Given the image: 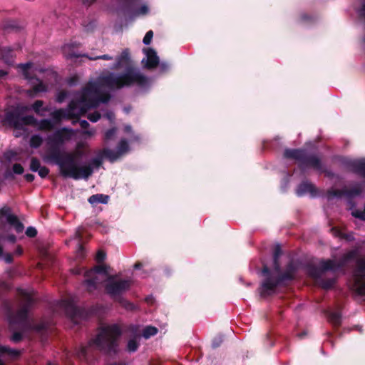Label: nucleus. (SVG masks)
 <instances>
[{
    "mask_svg": "<svg viewBox=\"0 0 365 365\" xmlns=\"http://www.w3.org/2000/svg\"><path fill=\"white\" fill-rule=\"evenodd\" d=\"M86 279L84 283L89 292L96 289L98 286L106 282V292L113 297H118L128 290L130 282L126 279H116L113 276H109L107 267L98 265L86 272Z\"/></svg>",
    "mask_w": 365,
    "mask_h": 365,
    "instance_id": "20e7f679",
    "label": "nucleus"
},
{
    "mask_svg": "<svg viewBox=\"0 0 365 365\" xmlns=\"http://www.w3.org/2000/svg\"><path fill=\"white\" fill-rule=\"evenodd\" d=\"M105 258H106V254L103 251L99 250L97 252L96 256V260L98 262H101L105 259Z\"/></svg>",
    "mask_w": 365,
    "mask_h": 365,
    "instance_id": "ea45409f",
    "label": "nucleus"
},
{
    "mask_svg": "<svg viewBox=\"0 0 365 365\" xmlns=\"http://www.w3.org/2000/svg\"><path fill=\"white\" fill-rule=\"evenodd\" d=\"M41 167V163H40L39 160H38L37 158H31V164H30L31 170H32L33 172H37V170H38V169Z\"/></svg>",
    "mask_w": 365,
    "mask_h": 365,
    "instance_id": "c85d7f7f",
    "label": "nucleus"
},
{
    "mask_svg": "<svg viewBox=\"0 0 365 365\" xmlns=\"http://www.w3.org/2000/svg\"><path fill=\"white\" fill-rule=\"evenodd\" d=\"M352 172L361 175L364 180L361 184H355L350 189L342 190L331 189L328 192V197H345L348 200L359 196L365 190V159H346L344 163Z\"/></svg>",
    "mask_w": 365,
    "mask_h": 365,
    "instance_id": "423d86ee",
    "label": "nucleus"
},
{
    "mask_svg": "<svg viewBox=\"0 0 365 365\" xmlns=\"http://www.w3.org/2000/svg\"><path fill=\"white\" fill-rule=\"evenodd\" d=\"M7 74V72L0 69V77L4 76Z\"/></svg>",
    "mask_w": 365,
    "mask_h": 365,
    "instance_id": "3c124183",
    "label": "nucleus"
},
{
    "mask_svg": "<svg viewBox=\"0 0 365 365\" xmlns=\"http://www.w3.org/2000/svg\"><path fill=\"white\" fill-rule=\"evenodd\" d=\"M143 52L145 54V58L143 59V62L145 61V66L149 68L156 67L159 63V58L156 52L152 48H144Z\"/></svg>",
    "mask_w": 365,
    "mask_h": 365,
    "instance_id": "a211bd4d",
    "label": "nucleus"
},
{
    "mask_svg": "<svg viewBox=\"0 0 365 365\" xmlns=\"http://www.w3.org/2000/svg\"><path fill=\"white\" fill-rule=\"evenodd\" d=\"M116 133H117V129L115 128H113L110 130H108L106 133H105V140H112L116 135Z\"/></svg>",
    "mask_w": 365,
    "mask_h": 365,
    "instance_id": "7c9ffc66",
    "label": "nucleus"
},
{
    "mask_svg": "<svg viewBox=\"0 0 365 365\" xmlns=\"http://www.w3.org/2000/svg\"><path fill=\"white\" fill-rule=\"evenodd\" d=\"M13 171L16 174H22L24 173V168L20 164H14Z\"/></svg>",
    "mask_w": 365,
    "mask_h": 365,
    "instance_id": "58836bf2",
    "label": "nucleus"
},
{
    "mask_svg": "<svg viewBox=\"0 0 365 365\" xmlns=\"http://www.w3.org/2000/svg\"><path fill=\"white\" fill-rule=\"evenodd\" d=\"M122 334L118 324L103 326L96 338L91 339L88 346H82L77 351V356L81 360L88 361L89 355L93 349H98L107 354L115 353L118 348V340Z\"/></svg>",
    "mask_w": 365,
    "mask_h": 365,
    "instance_id": "7ed1b4c3",
    "label": "nucleus"
},
{
    "mask_svg": "<svg viewBox=\"0 0 365 365\" xmlns=\"http://www.w3.org/2000/svg\"><path fill=\"white\" fill-rule=\"evenodd\" d=\"M140 267H141V264H140V263H136V264H135V269H138V268H140Z\"/></svg>",
    "mask_w": 365,
    "mask_h": 365,
    "instance_id": "5fc2aeb1",
    "label": "nucleus"
},
{
    "mask_svg": "<svg viewBox=\"0 0 365 365\" xmlns=\"http://www.w3.org/2000/svg\"><path fill=\"white\" fill-rule=\"evenodd\" d=\"M96 0H83V3L86 5H90L93 2H94Z\"/></svg>",
    "mask_w": 365,
    "mask_h": 365,
    "instance_id": "09e8293b",
    "label": "nucleus"
},
{
    "mask_svg": "<svg viewBox=\"0 0 365 365\" xmlns=\"http://www.w3.org/2000/svg\"><path fill=\"white\" fill-rule=\"evenodd\" d=\"M18 67L21 69L24 78L28 80L29 84L32 87V90L27 91V94L30 96L33 93H41L47 91V86L38 78H34L32 75L37 71L33 63L19 64Z\"/></svg>",
    "mask_w": 365,
    "mask_h": 365,
    "instance_id": "ddd939ff",
    "label": "nucleus"
},
{
    "mask_svg": "<svg viewBox=\"0 0 365 365\" xmlns=\"http://www.w3.org/2000/svg\"><path fill=\"white\" fill-rule=\"evenodd\" d=\"M22 338V335L21 333H19V332H15L13 334L11 339V341H13L14 342H18Z\"/></svg>",
    "mask_w": 365,
    "mask_h": 365,
    "instance_id": "a19ab883",
    "label": "nucleus"
},
{
    "mask_svg": "<svg viewBox=\"0 0 365 365\" xmlns=\"http://www.w3.org/2000/svg\"><path fill=\"white\" fill-rule=\"evenodd\" d=\"M339 267V265H338L334 260H324L319 264L318 267L310 268L309 272L322 288L328 289L334 286L335 280L333 278L324 280L322 279V277L324 275L326 272L334 271L337 269Z\"/></svg>",
    "mask_w": 365,
    "mask_h": 365,
    "instance_id": "9d476101",
    "label": "nucleus"
},
{
    "mask_svg": "<svg viewBox=\"0 0 365 365\" xmlns=\"http://www.w3.org/2000/svg\"><path fill=\"white\" fill-rule=\"evenodd\" d=\"M83 135H88V137H91L95 135L96 130L94 128H91L89 130H86L82 132Z\"/></svg>",
    "mask_w": 365,
    "mask_h": 365,
    "instance_id": "79ce46f5",
    "label": "nucleus"
},
{
    "mask_svg": "<svg viewBox=\"0 0 365 365\" xmlns=\"http://www.w3.org/2000/svg\"><path fill=\"white\" fill-rule=\"evenodd\" d=\"M68 83H69L70 85H73V83H72V82H71V81H69V82H68Z\"/></svg>",
    "mask_w": 365,
    "mask_h": 365,
    "instance_id": "680f3d73",
    "label": "nucleus"
},
{
    "mask_svg": "<svg viewBox=\"0 0 365 365\" xmlns=\"http://www.w3.org/2000/svg\"><path fill=\"white\" fill-rule=\"evenodd\" d=\"M105 116L110 121L113 122L115 120V115L112 111H108L105 114Z\"/></svg>",
    "mask_w": 365,
    "mask_h": 365,
    "instance_id": "37998d69",
    "label": "nucleus"
},
{
    "mask_svg": "<svg viewBox=\"0 0 365 365\" xmlns=\"http://www.w3.org/2000/svg\"><path fill=\"white\" fill-rule=\"evenodd\" d=\"M0 259H4L6 263L9 264L12 262L13 258L11 254L4 255L2 248L0 247Z\"/></svg>",
    "mask_w": 365,
    "mask_h": 365,
    "instance_id": "2f4dec72",
    "label": "nucleus"
},
{
    "mask_svg": "<svg viewBox=\"0 0 365 365\" xmlns=\"http://www.w3.org/2000/svg\"><path fill=\"white\" fill-rule=\"evenodd\" d=\"M17 252L20 255L21 253V250H17Z\"/></svg>",
    "mask_w": 365,
    "mask_h": 365,
    "instance_id": "052dcab7",
    "label": "nucleus"
},
{
    "mask_svg": "<svg viewBox=\"0 0 365 365\" xmlns=\"http://www.w3.org/2000/svg\"><path fill=\"white\" fill-rule=\"evenodd\" d=\"M158 333V329L155 327H146L143 331V336L145 339H148L150 336L155 335Z\"/></svg>",
    "mask_w": 365,
    "mask_h": 365,
    "instance_id": "bb28decb",
    "label": "nucleus"
},
{
    "mask_svg": "<svg viewBox=\"0 0 365 365\" xmlns=\"http://www.w3.org/2000/svg\"><path fill=\"white\" fill-rule=\"evenodd\" d=\"M79 46H80V43H76V42H70V43L64 44L63 46L62 47V52H63L64 57L67 59H72L74 58H78V57L82 56V57H86V58H88L89 60H92V61H96V60H99V59L106 60V61H112L113 63H111L110 64L107 66L108 68H110V66L115 62V59L117 58H118L122 54V53L125 51V49H124L120 53V54L117 56L115 58H113V56L108 55V54L94 56H89L86 53L81 54V53H78V48H79ZM125 50H126V48H125ZM127 50L128 51V53H130L129 50L128 48H127Z\"/></svg>",
    "mask_w": 365,
    "mask_h": 365,
    "instance_id": "f8f14e48",
    "label": "nucleus"
},
{
    "mask_svg": "<svg viewBox=\"0 0 365 365\" xmlns=\"http://www.w3.org/2000/svg\"><path fill=\"white\" fill-rule=\"evenodd\" d=\"M284 155L287 158H292L302 161L301 166H311L317 170L322 169L320 160L316 155H307L305 150L300 149H287Z\"/></svg>",
    "mask_w": 365,
    "mask_h": 365,
    "instance_id": "4468645a",
    "label": "nucleus"
},
{
    "mask_svg": "<svg viewBox=\"0 0 365 365\" xmlns=\"http://www.w3.org/2000/svg\"><path fill=\"white\" fill-rule=\"evenodd\" d=\"M20 355V351L6 346H0V365H4L3 360L14 359Z\"/></svg>",
    "mask_w": 365,
    "mask_h": 365,
    "instance_id": "6ab92c4d",
    "label": "nucleus"
},
{
    "mask_svg": "<svg viewBox=\"0 0 365 365\" xmlns=\"http://www.w3.org/2000/svg\"><path fill=\"white\" fill-rule=\"evenodd\" d=\"M38 175L41 178H45L48 175L49 170L45 166H41L38 170H37Z\"/></svg>",
    "mask_w": 365,
    "mask_h": 365,
    "instance_id": "c9c22d12",
    "label": "nucleus"
},
{
    "mask_svg": "<svg viewBox=\"0 0 365 365\" xmlns=\"http://www.w3.org/2000/svg\"><path fill=\"white\" fill-rule=\"evenodd\" d=\"M351 260L356 261V269L354 272V282L351 289L359 296L365 297V253L360 247H356L344 255L341 264Z\"/></svg>",
    "mask_w": 365,
    "mask_h": 365,
    "instance_id": "0eeeda50",
    "label": "nucleus"
},
{
    "mask_svg": "<svg viewBox=\"0 0 365 365\" xmlns=\"http://www.w3.org/2000/svg\"><path fill=\"white\" fill-rule=\"evenodd\" d=\"M116 4L117 9L123 11L129 20L148 14V5H140V0H113Z\"/></svg>",
    "mask_w": 365,
    "mask_h": 365,
    "instance_id": "9b49d317",
    "label": "nucleus"
},
{
    "mask_svg": "<svg viewBox=\"0 0 365 365\" xmlns=\"http://www.w3.org/2000/svg\"><path fill=\"white\" fill-rule=\"evenodd\" d=\"M79 123L81 127L83 129H86L89 126V123L85 120H80Z\"/></svg>",
    "mask_w": 365,
    "mask_h": 365,
    "instance_id": "c03bdc74",
    "label": "nucleus"
},
{
    "mask_svg": "<svg viewBox=\"0 0 365 365\" xmlns=\"http://www.w3.org/2000/svg\"><path fill=\"white\" fill-rule=\"evenodd\" d=\"M35 126L38 130H51L53 128V124L51 119H41L40 120L36 119Z\"/></svg>",
    "mask_w": 365,
    "mask_h": 365,
    "instance_id": "5701e85b",
    "label": "nucleus"
},
{
    "mask_svg": "<svg viewBox=\"0 0 365 365\" xmlns=\"http://www.w3.org/2000/svg\"><path fill=\"white\" fill-rule=\"evenodd\" d=\"M359 14L361 16L365 17V0H363L362 8L359 11Z\"/></svg>",
    "mask_w": 365,
    "mask_h": 365,
    "instance_id": "49530a36",
    "label": "nucleus"
},
{
    "mask_svg": "<svg viewBox=\"0 0 365 365\" xmlns=\"http://www.w3.org/2000/svg\"><path fill=\"white\" fill-rule=\"evenodd\" d=\"M43 143V138L42 137L38 135V134H36V135H33L31 138H30V146L31 148H38V147L41 146V145Z\"/></svg>",
    "mask_w": 365,
    "mask_h": 365,
    "instance_id": "393cba45",
    "label": "nucleus"
},
{
    "mask_svg": "<svg viewBox=\"0 0 365 365\" xmlns=\"http://www.w3.org/2000/svg\"><path fill=\"white\" fill-rule=\"evenodd\" d=\"M124 68V72L116 74L113 72L103 73L97 79L91 81L82 91L75 94L67 108L57 109L51 112L52 121L59 123L62 119L83 115L88 110L106 103L110 99L109 92L125 86L137 85L145 88L150 81L143 76L132 64L128 51L125 50L110 66V70Z\"/></svg>",
    "mask_w": 365,
    "mask_h": 365,
    "instance_id": "f257e3e1",
    "label": "nucleus"
},
{
    "mask_svg": "<svg viewBox=\"0 0 365 365\" xmlns=\"http://www.w3.org/2000/svg\"><path fill=\"white\" fill-rule=\"evenodd\" d=\"M281 255L279 245H277L274 252V269L269 271L267 267H264L262 274L264 279L261 283L259 292L262 297H266L274 294L277 288L281 286L284 281L293 278L292 272L289 269L286 273L282 274L280 271L278 258Z\"/></svg>",
    "mask_w": 365,
    "mask_h": 365,
    "instance_id": "39448f33",
    "label": "nucleus"
},
{
    "mask_svg": "<svg viewBox=\"0 0 365 365\" xmlns=\"http://www.w3.org/2000/svg\"><path fill=\"white\" fill-rule=\"evenodd\" d=\"M218 345H219L218 344H215V343H213V346H215V347L217 346Z\"/></svg>",
    "mask_w": 365,
    "mask_h": 365,
    "instance_id": "13d9d810",
    "label": "nucleus"
},
{
    "mask_svg": "<svg viewBox=\"0 0 365 365\" xmlns=\"http://www.w3.org/2000/svg\"><path fill=\"white\" fill-rule=\"evenodd\" d=\"M9 240L11 242H15L16 240V237L14 235H11L9 237Z\"/></svg>",
    "mask_w": 365,
    "mask_h": 365,
    "instance_id": "864d4df0",
    "label": "nucleus"
},
{
    "mask_svg": "<svg viewBox=\"0 0 365 365\" xmlns=\"http://www.w3.org/2000/svg\"><path fill=\"white\" fill-rule=\"evenodd\" d=\"M31 109L39 116H45L46 112H50L51 108L48 106H43V102L41 100L36 101L31 105Z\"/></svg>",
    "mask_w": 365,
    "mask_h": 365,
    "instance_id": "412c9836",
    "label": "nucleus"
},
{
    "mask_svg": "<svg viewBox=\"0 0 365 365\" xmlns=\"http://www.w3.org/2000/svg\"><path fill=\"white\" fill-rule=\"evenodd\" d=\"M76 134L73 129L63 128L56 130L51 138V140L56 144H63L70 140Z\"/></svg>",
    "mask_w": 365,
    "mask_h": 365,
    "instance_id": "f3484780",
    "label": "nucleus"
},
{
    "mask_svg": "<svg viewBox=\"0 0 365 365\" xmlns=\"http://www.w3.org/2000/svg\"><path fill=\"white\" fill-rule=\"evenodd\" d=\"M26 234L28 237H34L36 235L37 231L33 227H29L26 230Z\"/></svg>",
    "mask_w": 365,
    "mask_h": 365,
    "instance_id": "e433bc0d",
    "label": "nucleus"
},
{
    "mask_svg": "<svg viewBox=\"0 0 365 365\" xmlns=\"http://www.w3.org/2000/svg\"><path fill=\"white\" fill-rule=\"evenodd\" d=\"M9 153H6L4 154V156H5L6 158H9V156H8V155H9Z\"/></svg>",
    "mask_w": 365,
    "mask_h": 365,
    "instance_id": "4d7b16f0",
    "label": "nucleus"
},
{
    "mask_svg": "<svg viewBox=\"0 0 365 365\" xmlns=\"http://www.w3.org/2000/svg\"><path fill=\"white\" fill-rule=\"evenodd\" d=\"M24 177L28 182H32L34 180V175L32 174H26Z\"/></svg>",
    "mask_w": 365,
    "mask_h": 365,
    "instance_id": "a18cd8bd",
    "label": "nucleus"
},
{
    "mask_svg": "<svg viewBox=\"0 0 365 365\" xmlns=\"http://www.w3.org/2000/svg\"><path fill=\"white\" fill-rule=\"evenodd\" d=\"M153 36V31H151V30L148 31L143 38V43L145 45H149L152 41Z\"/></svg>",
    "mask_w": 365,
    "mask_h": 365,
    "instance_id": "473e14b6",
    "label": "nucleus"
},
{
    "mask_svg": "<svg viewBox=\"0 0 365 365\" xmlns=\"http://www.w3.org/2000/svg\"><path fill=\"white\" fill-rule=\"evenodd\" d=\"M0 216L5 217L7 222L14 227L17 233L23 232L24 229V225L16 215L11 213V210L9 207L5 206L0 209Z\"/></svg>",
    "mask_w": 365,
    "mask_h": 365,
    "instance_id": "dca6fc26",
    "label": "nucleus"
},
{
    "mask_svg": "<svg viewBox=\"0 0 365 365\" xmlns=\"http://www.w3.org/2000/svg\"><path fill=\"white\" fill-rule=\"evenodd\" d=\"M76 237L78 238V239H81V233H80V231L79 230H77L76 234Z\"/></svg>",
    "mask_w": 365,
    "mask_h": 365,
    "instance_id": "603ef678",
    "label": "nucleus"
},
{
    "mask_svg": "<svg viewBox=\"0 0 365 365\" xmlns=\"http://www.w3.org/2000/svg\"><path fill=\"white\" fill-rule=\"evenodd\" d=\"M0 56L6 64L11 65L14 62L13 51L9 47L0 48Z\"/></svg>",
    "mask_w": 365,
    "mask_h": 365,
    "instance_id": "4be33fe9",
    "label": "nucleus"
},
{
    "mask_svg": "<svg viewBox=\"0 0 365 365\" xmlns=\"http://www.w3.org/2000/svg\"><path fill=\"white\" fill-rule=\"evenodd\" d=\"M109 197L103 194L93 195L88 198V202L92 205L98 203L106 204L108 202Z\"/></svg>",
    "mask_w": 365,
    "mask_h": 365,
    "instance_id": "b1692460",
    "label": "nucleus"
},
{
    "mask_svg": "<svg viewBox=\"0 0 365 365\" xmlns=\"http://www.w3.org/2000/svg\"><path fill=\"white\" fill-rule=\"evenodd\" d=\"M125 131L126 133H131V131H132L131 126H130V125H125Z\"/></svg>",
    "mask_w": 365,
    "mask_h": 365,
    "instance_id": "8fccbe9b",
    "label": "nucleus"
},
{
    "mask_svg": "<svg viewBox=\"0 0 365 365\" xmlns=\"http://www.w3.org/2000/svg\"><path fill=\"white\" fill-rule=\"evenodd\" d=\"M88 118L93 123L97 122L101 118V114L98 112L91 113L88 115Z\"/></svg>",
    "mask_w": 365,
    "mask_h": 365,
    "instance_id": "f704fd0d",
    "label": "nucleus"
},
{
    "mask_svg": "<svg viewBox=\"0 0 365 365\" xmlns=\"http://www.w3.org/2000/svg\"><path fill=\"white\" fill-rule=\"evenodd\" d=\"M131 329H133V331H135H135H136V329H138V327H135V326H132V327H131Z\"/></svg>",
    "mask_w": 365,
    "mask_h": 365,
    "instance_id": "6e6d98bb",
    "label": "nucleus"
},
{
    "mask_svg": "<svg viewBox=\"0 0 365 365\" xmlns=\"http://www.w3.org/2000/svg\"><path fill=\"white\" fill-rule=\"evenodd\" d=\"M85 256V250L83 246L78 243V249L76 250V257L78 259H83Z\"/></svg>",
    "mask_w": 365,
    "mask_h": 365,
    "instance_id": "72a5a7b5",
    "label": "nucleus"
},
{
    "mask_svg": "<svg viewBox=\"0 0 365 365\" xmlns=\"http://www.w3.org/2000/svg\"><path fill=\"white\" fill-rule=\"evenodd\" d=\"M347 239H348L349 240H350L351 239V236H349H349H347Z\"/></svg>",
    "mask_w": 365,
    "mask_h": 365,
    "instance_id": "bf43d9fd",
    "label": "nucleus"
},
{
    "mask_svg": "<svg viewBox=\"0 0 365 365\" xmlns=\"http://www.w3.org/2000/svg\"><path fill=\"white\" fill-rule=\"evenodd\" d=\"M61 307L75 324H78L79 319H85L84 312L78 308L71 299L62 300Z\"/></svg>",
    "mask_w": 365,
    "mask_h": 365,
    "instance_id": "2eb2a0df",
    "label": "nucleus"
},
{
    "mask_svg": "<svg viewBox=\"0 0 365 365\" xmlns=\"http://www.w3.org/2000/svg\"><path fill=\"white\" fill-rule=\"evenodd\" d=\"M351 215L356 218H358L361 220H365V207L364 210L362 211L356 209L352 210Z\"/></svg>",
    "mask_w": 365,
    "mask_h": 365,
    "instance_id": "c756f323",
    "label": "nucleus"
},
{
    "mask_svg": "<svg viewBox=\"0 0 365 365\" xmlns=\"http://www.w3.org/2000/svg\"><path fill=\"white\" fill-rule=\"evenodd\" d=\"M329 319L334 325H339L341 319V314L338 312H331L329 314Z\"/></svg>",
    "mask_w": 365,
    "mask_h": 365,
    "instance_id": "a878e982",
    "label": "nucleus"
},
{
    "mask_svg": "<svg viewBox=\"0 0 365 365\" xmlns=\"http://www.w3.org/2000/svg\"><path fill=\"white\" fill-rule=\"evenodd\" d=\"M18 293L21 297V307L17 312L14 319L10 318V324L19 323L22 325L27 324L29 329H33L37 332H41L47 328V324L44 322H41L38 324H34V322H27L28 312L31 305L34 302V291L32 289H19Z\"/></svg>",
    "mask_w": 365,
    "mask_h": 365,
    "instance_id": "6e6552de",
    "label": "nucleus"
},
{
    "mask_svg": "<svg viewBox=\"0 0 365 365\" xmlns=\"http://www.w3.org/2000/svg\"><path fill=\"white\" fill-rule=\"evenodd\" d=\"M138 345L139 344L135 339H131L128 342V350L130 352H135V351H137Z\"/></svg>",
    "mask_w": 365,
    "mask_h": 365,
    "instance_id": "cd10ccee",
    "label": "nucleus"
},
{
    "mask_svg": "<svg viewBox=\"0 0 365 365\" xmlns=\"http://www.w3.org/2000/svg\"><path fill=\"white\" fill-rule=\"evenodd\" d=\"M129 150L128 142L125 139L120 140L116 150L103 149L101 155L91 159L88 164L77 165L75 163L76 158L84 155L83 150L75 148L73 153H61L53 152L48 157L51 160L59 167L60 174L65 178H70L74 180H87L93 174V170L98 169L103 163V156H105L110 162L117 160L120 157L127 153Z\"/></svg>",
    "mask_w": 365,
    "mask_h": 365,
    "instance_id": "f03ea898",
    "label": "nucleus"
},
{
    "mask_svg": "<svg viewBox=\"0 0 365 365\" xmlns=\"http://www.w3.org/2000/svg\"><path fill=\"white\" fill-rule=\"evenodd\" d=\"M67 98V93L65 91H61L58 93L56 97V101L62 103Z\"/></svg>",
    "mask_w": 365,
    "mask_h": 365,
    "instance_id": "4c0bfd02",
    "label": "nucleus"
},
{
    "mask_svg": "<svg viewBox=\"0 0 365 365\" xmlns=\"http://www.w3.org/2000/svg\"><path fill=\"white\" fill-rule=\"evenodd\" d=\"M296 192L298 196H303L306 194H309L312 197L317 195L315 187L313 184L308 182L301 183L297 189Z\"/></svg>",
    "mask_w": 365,
    "mask_h": 365,
    "instance_id": "aec40b11",
    "label": "nucleus"
},
{
    "mask_svg": "<svg viewBox=\"0 0 365 365\" xmlns=\"http://www.w3.org/2000/svg\"><path fill=\"white\" fill-rule=\"evenodd\" d=\"M5 120L14 128V135L16 137L27 135L28 130L25 127L26 125L35 126L36 123V118L34 116L30 115L21 116L15 111L7 112Z\"/></svg>",
    "mask_w": 365,
    "mask_h": 365,
    "instance_id": "1a4fd4ad",
    "label": "nucleus"
},
{
    "mask_svg": "<svg viewBox=\"0 0 365 365\" xmlns=\"http://www.w3.org/2000/svg\"><path fill=\"white\" fill-rule=\"evenodd\" d=\"M86 146V144L83 142H78L76 145V148H78V149H80V150H82L84 147Z\"/></svg>",
    "mask_w": 365,
    "mask_h": 365,
    "instance_id": "de8ad7c7",
    "label": "nucleus"
}]
</instances>
